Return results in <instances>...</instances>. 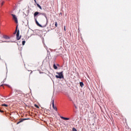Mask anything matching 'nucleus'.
Returning <instances> with one entry per match:
<instances>
[{
  "label": "nucleus",
  "instance_id": "24",
  "mask_svg": "<svg viewBox=\"0 0 131 131\" xmlns=\"http://www.w3.org/2000/svg\"><path fill=\"white\" fill-rule=\"evenodd\" d=\"M1 86H3V85H1Z\"/></svg>",
  "mask_w": 131,
  "mask_h": 131
},
{
  "label": "nucleus",
  "instance_id": "8",
  "mask_svg": "<svg viewBox=\"0 0 131 131\" xmlns=\"http://www.w3.org/2000/svg\"><path fill=\"white\" fill-rule=\"evenodd\" d=\"M40 15H42V16H45L46 19L48 20V17H47V14L46 13H40Z\"/></svg>",
  "mask_w": 131,
  "mask_h": 131
},
{
  "label": "nucleus",
  "instance_id": "2",
  "mask_svg": "<svg viewBox=\"0 0 131 131\" xmlns=\"http://www.w3.org/2000/svg\"><path fill=\"white\" fill-rule=\"evenodd\" d=\"M20 34V32L19 31V30L17 31V33H16V39L17 40H19L20 38H21V36H19Z\"/></svg>",
  "mask_w": 131,
  "mask_h": 131
},
{
  "label": "nucleus",
  "instance_id": "11",
  "mask_svg": "<svg viewBox=\"0 0 131 131\" xmlns=\"http://www.w3.org/2000/svg\"><path fill=\"white\" fill-rule=\"evenodd\" d=\"M18 29V26L16 27V29H15V32L13 33V34H16V33H17V30Z\"/></svg>",
  "mask_w": 131,
  "mask_h": 131
},
{
  "label": "nucleus",
  "instance_id": "17",
  "mask_svg": "<svg viewBox=\"0 0 131 131\" xmlns=\"http://www.w3.org/2000/svg\"><path fill=\"white\" fill-rule=\"evenodd\" d=\"M72 131H77V130L75 128H72Z\"/></svg>",
  "mask_w": 131,
  "mask_h": 131
},
{
  "label": "nucleus",
  "instance_id": "9",
  "mask_svg": "<svg viewBox=\"0 0 131 131\" xmlns=\"http://www.w3.org/2000/svg\"><path fill=\"white\" fill-rule=\"evenodd\" d=\"M39 14H40V13H39V12H35L34 14V16L35 18V17H36V16H37V15H38Z\"/></svg>",
  "mask_w": 131,
  "mask_h": 131
},
{
  "label": "nucleus",
  "instance_id": "4",
  "mask_svg": "<svg viewBox=\"0 0 131 131\" xmlns=\"http://www.w3.org/2000/svg\"><path fill=\"white\" fill-rule=\"evenodd\" d=\"M35 21L36 22V25H37V26H38L39 27H42L41 26V25L40 24H39V23H38V21H37V19H36V18L35 17Z\"/></svg>",
  "mask_w": 131,
  "mask_h": 131
},
{
  "label": "nucleus",
  "instance_id": "10",
  "mask_svg": "<svg viewBox=\"0 0 131 131\" xmlns=\"http://www.w3.org/2000/svg\"><path fill=\"white\" fill-rule=\"evenodd\" d=\"M53 68H54V69H55V70L58 69V67H57V66H56L55 64H53Z\"/></svg>",
  "mask_w": 131,
  "mask_h": 131
},
{
  "label": "nucleus",
  "instance_id": "25",
  "mask_svg": "<svg viewBox=\"0 0 131 131\" xmlns=\"http://www.w3.org/2000/svg\"><path fill=\"white\" fill-rule=\"evenodd\" d=\"M35 1V0H34Z\"/></svg>",
  "mask_w": 131,
  "mask_h": 131
},
{
  "label": "nucleus",
  "instance_id": "16",
  "mask_svg": "<svg viewBox=\"0 0 131 131\" xmlns=\"http://www.w3.org/2000/svg\"><path fill=\"white\" fill-rule=\"evenodd\" d=\"M4 38H5V39H8V38H9L8 36H4Z\"/></svg>",
  "mask_w": 131,
  "mask_h": 131
},
{
  "label": "nucleus",
  "instance_id": "7",
  "mask_svg": "<svg viewBox=\"0 0 131 131\" xmlns=\"http://www.w3.org/2000/svg\"><path fill=\"white\" fill-rule=\"evenodd\" d=\"M60 118H61V119H63V120H69V118H65L64 117H60Z\"/></svg>",
  "mask_w": 131,
  "mask_h": 131
},
{
  "label": "nucleus",
  "instance_id": "20",
  "mask_svg": "<svg viewBox=\"0 0 131 131\" xmlns=\"http://www.w3.org/2000/svg\"><path fill=\"white\" fill-rule=\"evenodd\" d=\"M4 4H5V2H3L1 4V6H4Z\"/></svg>",
  "mask_w": 131,
  "mask_h": 131
},
{
  "label": "nucleus",
  "instance_id": "3",
  "mask_svg": "<svg viewBox=\"0 0 131 131\" xmlns=\"http://www.w3.org/2000/svg\"><path fill=\"white\" fill-rule=\"evenodd\" d=\"M11 16H12L13 19L14 20L15 22L16 23H18V19L17 18V17H16V15L14 14H11Z\"/></svg>",
  "mask_w": 131,
  "mask_h": 131
},
{
  "label": "nucleus",
  "instance_id": "14",
  "mask_svg": "<svg viewBox=\"0 0 131 131\" xmlns=\"http://www.w3.org/2000/svg\"><path fill=\"white\" fill-rule=\"evenodd\" d=\"M2 106H4V107H8V105L6 104H3L2 105Z\"/></svg>",
  "mask_w": 131,
  "mask_h": 131
},
{
  "label": "nucleus",
  "instance_id": "5",
  "mask_svg": "<svg viewBox=\"0 0 131 131\" xmlns=\"http://www.w3.org/2000/svg\"><path fill=\"white\" fill-rule=\"evenodd\" d=\"M52 107L55 110V111H58V110H57V107L55 106V103H54V101L52 102Z\"/></svg>",
  "mask_w": 131,
  "mask_h": 131
},
{
  "label": "nucleus",
  "instance_id": "22",
  "mask_svg": "<svg viewBox=\"0 0 131 131\" xmlns=\"http://www.w3.org/2000/svg\"><path fill=\"white\" fill-rule=\"evenodd\" d=\"M0 112H1L2 113H3V112H4V111H2L0 110Z\"/></svg>",
  "mask_w": 131,
  "mask_h": 131
},
{
  "label": "nucleus",
  "instance_id": "15",
  "mask_svg": "<svg viewBox=\"0 0 131 131\" xmlns=\"http://www.w3.org/2000/svg\"><path fill=\"white\" fill-rule=\"evenodd\" d=\"M37 6L40 9V10H41V6H40V5H39V4H37Z\"/></svg>",
  "mask_w": 131,
  "mask_h": 131
},
{
  "label": "nucleus",
  "instance_id": "12",
  "mask_svg": "<svg viewBox=\"0 0 131 131\" xmlns=\"http://www.w3.org/2000/svg\"><path fill=\"white\" fill-rule=\"evenodd\" d=\"M80 86H81V88H82L83 86V82H80Z\"/></svg>",
  "mask_w": 131,
  "mask_h": 131
},
{
  "label": "nucleus",
  "instance_id": "18",
  "mask_svg": "<svg viewBox=\"0 0 131 131\" xmlns=\"http://www.w3.org/2000/svg\"><path fill=\"white\" fill-rule=\"evenodd\" d=\"M25 42H26L25 41H22V45H23V46H24V45H25Z\"/></svg>",
  "mask_w": 131,
  "mask_h": 131
},
{
  "label": "nucleus",
  "instance_id": "13",
  "mask_svg": "<svg viewBox=\"0 0 131 131\" xmlns=\"http://www.w3.org/2000/svg\"><path fill=\"white\" fill-rule=\"evenodd\" d=\"M34 106L36 108H37V109L39 108V106L37 104H34Z\"/></svg>",
  "mask_w": 131,
  "mask_h": 131
},
{
  "label": "nucleus",
  "instance_id": "23",
  "mask_svg": "<svg viewBox=\"0 0 131 131\" xmlns=\"http://www.w3.org/2000/svg\"><path fill=\"white\" fill-rule=\"evenodd\" d=\"M31 73H32V71H31Z\"/></svg>",
  "mask_w": 131,
  "mask_h": 131
},
{
  "label": "nucleus",
  "instance_id": "6",
  "mask_svg": "<svg viewBox=\"0 0 131 131\" xmlns=\"http://www.w3.org/2000/svg\"><path fill=\"white\" fill-rule=\"evenodd\" d=\"M27 119H21L20 121L17 123V124H19V123H20V122H23V121H24V120H27Z\"/></svg>",
  "mask_w": 131,
  "mask_h": 131
},
{
  "label": "nucleus",
  "instance_id": "21",
  "mask_svg": "<svg viewBox=\"0 0 131 131\" xmlns=\"http://www.w3.org/2000/svg\"><path fill=\"white\" fill-rule=\"evenodd\" d=\"M64 31H66V26H65L64 27Z\"/></svg>",
  "mask_w": 131,
  "mask_h": 131
},
{
  "label": "nucleus",
  "instance_id": "19",
  "mask_svg": "<svg viewBox=\"0 0 131 131\" xmlns=\"http://www.w3.org/2000/svg\"><path fill=\"white\" fill-rule=\"evenodd\" d=\"M55 27H58V24L57 23V22H55Z\"/></svg>",
  "mask_w": 131,
  "mask_h": 131
},
{
  "label": "nucleus",
  "instance_id": "1",
  "mask_svg": "<svg viewBox=\"0 0 131 131\" xmlns=\"http://www.w3.org/2000/svg\"><path fill=\"white\" fill-rule=\"evenodd\" d=\"M57 74L55 76L56 78H59L60 79H62V78H64V76H63V72H61L59 73H56Z\"/></svg>",
  "mask_w": 131,
  "mask_h": 131
}]
</instances>
